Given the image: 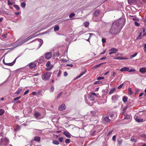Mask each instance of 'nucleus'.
I'll return each instance as SVG.
<instances>
[{
	"label": "nucleus",
	"instance_id": "1",
	"mask_svg": "<svg viewBox=\"0 0 146 146\" xmlns=\"http://www.w3.org/2000/svg\"><path fill=\"white\" fill-rule=\"evenodd\" d=\"M123 19H121L115 21L112 24L110 32L111 34H115L119 33L124 25Z\"/></svg>",
	"mask_w": 146,
	"mask_h": 146
},
{
	"label": "nucleus",
	"instance_id": "2",
	"mask_svg": "<svg viewBox=\"0 0 146 146\" xmlns=\"http://www.w3.org/2000/svg\"><path fill=\"white\" fill-rule=\"evenodd\" d=\"M33 37L29 36L25 39L23 41H21L20 39L17 41L15 42L14 44V45L15 46V47L18 46L25 42H26L30 39L31 38Z\"/></svg>",
	"mask_w": 146,
	"mask_h": 146
},
{
	"label": "nucleus",
	"instance_id": "3",
	"mask_svg": "<svg viewBox=\"0 0 146 146\" xmlns=\"http://www.w3.org/2000/svg\"><path fill=\"white\" fill-rule=\"evenodd\" d=\"M50 76V73L47 72L45 73L42 76V78L44 80H47L49 78Z\"/></svg>",
	"mask_w": 146,
	"mask_h": 146
},
{
	"label": "nucleus",
	"instance_id": "4",
	"mask_svg": "<svg viewBox=\"0 0 146 146\" xmlns=\"http://www.w3.org/2000/svg\"><path fill=\"white\" fill-rule=\"evenodd\" d=\"M46 66L47 67L46 70H50L52 68L53 65L50 64V61H48L46 63Z\"/></svg>",
	"mask_w": 146,
	"mask_h": 146
},
{
	"label": "nucleus",
	"instance_id": "5",
	"mask_svg": "<svg viewBox=\"0 0 146 146\" xmlns=\"http://www.w3.org/2000/svg\"><path fill=\"white\" fill-rule=\"evenodd\" d=\"M52 53L49 52L46 53L45 55V58L47 59H50L52 56Z\"/></svg>",
	"mask_w": 146,
	"mask_h": 146
},
{
	"label": "nucleus",
	"instance_id": "6",
	"mask_svg": "<svg viewBox=\"0 0 146 146\" xmlns=\"http://www.w3.org/2000/svg\"><path fill=\"white\" fill-rule=\"evenodd\" d=\"M110 121V119L108 117H106L104 118L102 122L103 123L106 124L109 123Z\"/></svg>",
	"mask_w": 146,
	"mask_h": 146
},
{
	"label": "nucleus",
	"instance_id": "7",
	"mask_svg": "<svg viewBox=\"0 0 146 146\" xmlns=\"http://www.w3.org/2000/svg\"><path fill=\"white\" fill-rule=\"evenodd\" d=\"M109 50L111 51L109 53V54L111 55L112 54H113L116 52V51L118 50V49L115 48H112L110 49Z\"/></svg>",
	"mask_w": 146,
	"mask_h": 146
},
{
	"label": "nucleus",
	"instance_id": "8",
	"mask_svg": "<svg viewBox=\"0 0 146 146\" xmlns=\"http://www.w3.org/2000/svg\"><path fill=\"white\" fill-rule=\"evenodd\" d=\"M66 108V106L64 104H62L61 106H59L58 109L60 111H62L65 110Z\"/></svg>",
	"mask_w": 146,
	"mask_h": 146
},
{
	"label": "nucleus",
	"instance_id": "9",
	"mask_svg": "<svg viewBox=\"0 0 146 146\" xmlns=\"http://www.w3.org/2000/svg\"><path fill=\"white\" fill-rule=\"evenodd\" d=\"M35 40H37L38 42L39 43V48H40L41 46L43 43V41L41 39H35Z\"/></svg>",
	"mask_w": 146,
	"mask_h": 146
},
{
	"label": "nucleus",
	"instance_id": "10",
	"mask_svg": "<svg viewBox=\"0 0 146 146\" xmlns=\"http://www.w3.org/2000/svg\"><path fill=\"white\" fill-rule=\"evenodd\" d=\"M139 71L142 74L146 73V67H142L139 68Z\"/></svg>",
	"mask_w": 146,
	"mask_h": 146
},
{
	"label": "nucleus",
	"instance_id": "11",
	"mask_svg": "<svg viewBox=\"0 0 146 146\" xmlns=\"http://www.w3.org/2000/svg\"><path fill=\"white\" fill-rule=\"evenodd\" d=\"M129 70V68L127 67H125L123 68H122L120 70V71L123 72H128Z\"/></svg>",
	"mask_w": 146,
	"mask_h": 146
},
{
	"label": "nucleus",
	"instance_id": "12",
	"mask_svg": "<svg viewBox=\"0 0 146 146\" xmlns=\"http://www.w3.org/2000/svg\"><path fill=\"white\" fill-rule=\"evenodd\" d=\"M29 66L30 68L33 69L35 68L36 64L33 62H31L29 64Z\"/></svg>",
	"mask_w": 146,
	"mask_h": 146
},
{
	"label": "nucleus",
	"instance_id": "13",
	"mask_svg": "<svg viewBox=\"0 0 146 146\" xmlns=\"http://www.w3.org/2000/svg\"><path fill=\"white\" fill-rule=\"evenodd\" d=\"M118 99V96L117 95H114L112 96V100L114 102H115Z\"/></svg>",
	"mask_w": 146,
	"mask_h": 146
},
{
	"label": "nucleus",
	"instance_id": "14",
	"mask_svg": "<svg viewBox=\"0 0 146 146\" xmlns=\"http://www.w3.org/2000/svg\"><path fill=\"white\" fill-rule=\"evenodd\" d=\"M64 134L68 138H70L71 137L69 133L66 131H64Z\"/></svg>",
	"mask_w": 146,
	"mask_h": 146
},
{
	"label": "nucleus",
	"instance_id": "15",
	"mask_svg": "<svg viewBox=\"0 0 146 146\" xmlns=\"http://www.w3.org/2000/svg\"><path fill=\"white\" fill-rule=\"evenodd\" d=\"M17 58L15 59L13 61V62H12L11 63H5V65H8V66H13L14 64L15 63V62H16V59Z\"/></svg>",
	"mask_w": 146,
	"mask_h": 146
},
{
	"label": "nucleus",
	"instance_id": "16",
	"mask_svg": "<svg viewBox=\"0 0 146 146\" xmlns=\"http://www.w3.org/2000/svg\"><path fill=\"white\" fill-rule=\"evenodd\" d=\"M135 120L137 122H142L143 121V119H142L138 118V117L137 116H136V115L135 116Z\"/></svg>",
	"mask_w": 146,
	"mask_h": 146
},
{
	"label": "nucleus",
	"instance_id": "17",
	"mask_svg": "<svg viewBox=\"0 0 146 146\" xmlns=\"http://www.w3.org/2000/svg\"><path fill=\"white\" fill-rule=\"evenodd\" d=\"M34 115L36 118H37L38 117L40 116L41 114L39 112H36L34 113Z\"/></svg>",
	"mask_w": 146,
	"mask_h": 146
},
{
	"label": "nucleus",
	"instance_id": "18",
	"mask_svg": "<svg viewBox=\"0 0 146 146\" xmlns=\"http://www.w3.org/2000/svg\"><path fill=\"white\" fill-rule=\"evenodd\" d=\"M42 96V92L41 90H39L37 92V96L38 97H39L40 96Z\"/></svg>",
	"mask_w": 146,
	"mask_h": 146
},
{
	"label": "nucleus",
	"instance_id": "19",
	"mask_svg": "<svg viewBox=\"0 0 146 146\" xmlns=\"http://www.w3.org/2000/svg\"><path fill=\"white\" fill-rule=\"evenodd\" d=\"M40 140V138L39 137H34V140L35 141L39 142Z\"/></svg>",
	"mask_w": 146,
	"mask_h": 146
},
{
	"label": "nucleus",
	"instance_id": "20",
	"mask_svg": "<svg viewBox=\"0 0 146 146\" xmlns=\"http://www.w3.org/2000/svg\"><path fill=\"white\" fill-rule=\"evenodd\" d=\"M100 12L98 10L96 11L94 13V16L97 17L100 14Z\"/></svg>",
	"mask_w": 146,
	"mask_h": 146
},
{
	"label": "nucleus",
	"instance_id": "21",
	"mask_svg": "<svg viewBox=\"0 0 146 146\" xmlns=\"http://www.w3.org/2000/svg\"><path fill=\"white\" fill-rule=\"evenodd\" d=\"M88 97L90 98V100L91 101H93L94 100L95 98L93 96H91V95H89Z\"/></svg>",
	"mask_w": 146,
	"mask_h": 146
},
{
	"label": "nucleus",
	"instance_id": "22",
	"mask_svg": "<svg viewBox=\"0 0 146 146\" xmlns=\"http://www.w3.org/2000/svg\"><path fill=\"white\" fill-rule=\"evenodd\" d=\"M136 0H127L128 3L130 4H131L134 3Z\"/></svg>",
	"mask_w": 146,
	"mask_h": 146
},
{
	"label": "nucleus",
	"instance_id": "23",
	"mask_svg": "<svg viewBox=\"0 0 146 146\" xmlns=\"http://www.w3.org/2000/svg\"><path fill=\"white\" fill-rule=\"evenodd\" d=\"M59 29V27L58 26H55L54 28V31H58Z\"/></svg>",
	"mask_w": 146,
	"mask_h": 146
},
{
	"label": "nucleus",
	"instance_id": "24",
	"mask_svg": "<svg viewBox=\"0 0 146 146\" xmlns=\"http://www.w3.org/2000/svg\"><path fill=\"white\" fill-rule=\"evenodd\" d=\"M115 88H114L113 89H112L111 90H110V92L109 93V94H112L113 92L115 91Z\"/></svg>",
	"mask_w": 146,
	"mask_h": 146
},
{
	"label": "nucleus",
	"instance_id": "25",
	"mask_svg": "<svg viewBox=\"0 0 146 146\" xmlns=\"http://www.w3.org/2000/svg\"><path fill=\"white\" fill-rule=\"evenodd\" d=\"M127 98L125 96H124L122 100H123V102H126L127 101Z\"/></svg>",
	"mask_w": 146,
	"mask_h": 146
},
{
	"label": "nucleus",
	"instance_id": "26",
	"mask_svg": "<svg viewBox=\"0 0 146 146\" xmlns=\"http://www.w3.org/2000/svg\"><path fill=\"white\" fill-rule=\"evenodd\" d=\"M90 95H91L92 96H93L94 98H97L98 97V96L94 92L91 93Z\"/></svg>",
	"mask_w": 146,
	"mask_h": 146
},
{
	"label": "nucleus",
	"instance_id": "27",
	"mask_svg": "<svg viewBox=\"0 0 146 146\" xmlns=\"http://www.w3.org/2000/svg\"><path fill=\"white\" fill-rule=\"evenodd\" d=\"M131 141L133 143H135L136 142V140L134 138V137H132L131 139Z\"/></svg>",
	"mask_w": 146,
	"mask_h": 146
},
{
	"label": "nucleus",
	"instance_id": "28",
	"mask_svg": "<svg viewBox=\"0 0 146 146\" xmlns=\"http://www.w3.org/2000/svg\"><path fill=\"white\" fill-rule=\"evenodd\" d=\"M84 25L85 27H87L89 26V23L88 22H85L84 23Z\"/></svg>",
	"mask_w": 146,
	"mask_h": 146
},
{
	"label": "nucleus",
	"instance_id": "29",
	"mask_svg": "<svg viewBox=\"0 0 146 146\" xmlns=\"http://www.w3.org/2000/svg\"><path fill=\"white\" fill-rule=\"evenodd\" d=\"M127 108V106H126L123 108V110L122 112V113L123 114H124L125 113V112Z\"/></svg>",
	"mask_w": 146,
	"mask_h": 146
},
{
	"label": "nucleus",
	"instance_id": "30",
	"mask_svg": "<svg viewBox=\"0 0 146 146\" xmlns=\"http://www.w3.org/2000/svg\"><path fill=\"white\" fill-rule=\"evenodd\" d=\"M52 143H53L55 145H58L59 144V142L58 141L55 140H53V141Z\"/></svg>",
	"mask_w": 146,
	"mask_h": 146
},
{
	"label": "nucleus",
	"instance_id": "31",
	"mask_svg": "<svg viewBox=\"0 0 146 146\" xmlns=\"http://www.w3.org/2000/svg\"><path fill=\"white\" fill-rule=\"evenodd\" d=\"M86 72V70H85L84 71L82 72H81L80 74L79 75L81 77L83 75H84V74H85Z\"/></svg>",
	"mask_w": 146,
	"mask_h": 146
},
{
	"label": "nucleus",
	"instance_id": "32",
	"mask_svg": "<svg viewBox=\"0 0 146 146\" xmlns=\"http://www.w3.org/2000/svg\"><path fill=\"white\" fill-rule=\"evenodd\" d=\"M22 90V89L19 88L18 90L15 93L17 94H19Z\"/></svg>",
	"mask_w": 146,
	"mask_h": 146
},
{
	"label": "nucleus",
	"instance_id": "33",
	"mask_svg": "<svg viewBox=\"0 0 146 146\" xmlns=\"http://www.w3.org/2000/svg\"><path fill=\"white\" fill-rule=\"evenodd\" d=\"M62 92H60L59 94L57 96L56 98L58 99L62 95Z\"/></svg>",
	"mask_w": 146,
	"mask_h": 146
},
{
	"label": "nucleus",
	"instance_id": "34",
	"mask_svg": "<svg viewBox=\"0 0 146 146\" xmlns=\"http://www.w3.org/2000/svg\"><path fill=\"white\" fill-rule=\"evenodd\" d=\"M13 6L16 9L17 11H18L19 9V6L17 5H14Z\"/></svg>",
	"mask_w": 146,
	"mask_h": 146
},
{
	"label": "nucleus",
	"instance_id": "35",
	"mask_svg": "<svg viewBox=\"0 0 146 146\" xmlns=\"http://www.w3.org/2000/svg\"><path fill=\"white\" fill-rule=\"evenodd\" d=\"M132 19L133 20L136 21H139V19L138 18H137L136 17H133L132 18Z\"/></svg>",
	"mask_w": 146,
	"mask_h": 146
},
{
	"label": "nucleus",
	"instance_id": "36",
	"mask_svg": "<svg viewBox=\"0 0 146 146\" xmlns=\"http://www.w3.org/2000/svg\"><path fill=\"white\" fill-rule=\"evenodd\" d=\"M5 111L3 110L0 109V115H3Z\"/></svg>",
	"mask_w": 146,
	"mask_h": 146
},
{
	"label": "nucleus",
	"instance_id": "37",
	"mask_svg": "<svg viewBox=\"0 0 146 146\" xmlns=\"http://www.w3.org/2000/svg\"><path fill=\"white\" fill-rule=\"evenodd\" d=\"M137 53H134L131 56L130 58L131 59L132 58L135 57L137 54Z\"/></svg>",
	"mask_w": 146,
	"mask_h": 146
},
{
	"label": "nucleus",
	"instance_id": "38",
	"mask_svg": "<svg viewBox=\"0 0 146 146\" xmlns=\"http://www.w3.org/2000/svg\"><path fill=\"white\" fill-rule=\"evenodd\" d=\"M21 7L23 8H24L26 6V4L25 3H22L21 4Z\"/></svg>",
	"mask_w": 146,
	"mask_h": 146
},
{
	"label": "nucleus",
	"instance_id": "39",
	"mask_svg": "<svg viewBox=\"0 0 146 146\" xmlns=\"http://www.w3.org/2000/svg\"><path fill=\"white\" fill-rule=\"evenodd\" d=\"M89 34L90 35V36L89 37V38L88 39L86 40L88 41H89V39L91 37V35H94V34L93 33H89Z\"/></svg>",
	"mask_w": 146,
	"mask_h": 146
},
{
	"label": "nucleus",
	"instance_id": "40",
	"mask_svg": "<svg viewBox=\"0 0 146 146\" xmlns=\"http://www.w3.org/2000/svg\"><path fill=\"white\" fill-rule=\"evenodd\" d=\"M70 139H67L65 140V142L66 143H70Z\"/></svg>",
	"mask_w": 146,
	"mask_h": 146
},
{
	"label": "nucleus",
	"instance_id": "41",
	"mask_svg": "<svg viewBox=\"0 0 146 146\" xmlns=\"http://www.w3.org/2000/svg\"><path fill=\"white\" fill-rule=\"evenodd\" d=\"M44 59V57L43 56L40 57L38 59V60L40 61L43 60Z\"/></svg>",
	"mask_w": 146,
	"mask_h": 146
},
{
	"label": "nucleus",
	"instance_id": "42",
	"mask_svg": "<svg viewBox=\"0 0 146 146\" xmlns=\"http://www.w3.org/2000/svg\"><path fill=\"white\" fill-rule=\"evenodd\" d=\"M75 15V14H74V13H72L70 15L69 17L70 18H71L73 17Z\"/></svg>",
	"mask_w": 146,
	"mask_h": 146
},
{
	"label": "nucleus",
	"instance_id": "43",
	"mask_svg": "<svg viewBox=\"0 0 146 146\" xmlns=\"http://www.w3.org/2000/svg\"><path fill=\"white\" fill-rule=\"evenodd\" d=\"M59 53L58 52H56L54 54V56H59Z\"/></svg>",
	"mask_w": 146,
	"mask_h": 146
},
{
	"label": "nucleus",
	"instance_id": "44",
	"mask_svg": "<svg viewBox=\"0 0 146 146\" xmlns=\"http://www.w3.org/2000/svg\"><path fill=\"white\" fill-rule=\"evenodd\" d=\"M135 70L134 69H131L130 70H129L128 72H135Z\"/></svg>",
	"mask_w": 146,
	"mask_h": 146
},
{
	"label": "nucleus",
	"instance_id": "45",
	"mask_svg": "<svg viewBox=\"0 0 146 146\" xmlns=\"http://www.w3.org/2000/svg\"><path fill=\"white\" fill-rule=\"evenodd\" d=\"M21 98V96H19V97L15 98L14 99V101H15L16 100H17Z\"/></svg>",
	"mask_w": 146,
	"mask_h": 146
},
{
	"label": "nucleus",
	"instance_id": "46",
	"mask_svg": "<svg viewBox=\"0 0 146 146\" xmlns=\"http://www.w3.org/2000/svg\"><path fill=\"white\" fill-rule=\"evenodd\" d=\"M104 78L103 77H98L97 79V80H100L102 79H104Z\"/></svg>",
	"mask_w": 146,
	"mask_h": 146
},
{
	"label": "nucleus",
	"instance_id": "47",
	"mask_svg": "<svg viewBox=\"0 0 146 146\" xmlns=\"http://www.w3.org/2000/svg\"><path fill=\"white\" fill-rule=\"evenodd\" d=\"M141 136L144 138L146 139V134H143L141 135Z\"/></svg>",
	"mask_w": 146,
	"mask_h": 146
},
{
	"label": "nucleus",
	"instance_id": "48",
	"mask_svg": "<svg viewBox=\"0 0 146 146\" xmlns=\"http://www.w3.org/2000/svg\"><path fill=\"white\" fill-rule=\"evenodd\" d=\"M62 73V72L61 71V70H60L58 72L57 74V76L59 77L60 76V75Z\"/></svg>",
	"mask_w": 146,
	"mask_h": 146
},
{
	"label": "nucleus",
	"instance_id": "49",
	"mask_svg": "<svg viewBox=\"0 0 146 146\" xmlns=\"http://www.w3.org/2000/svg\"><path fill=\"white\" fill-rule=\"evenodd\" d=\"M54 88L53 86H51L50 89V92H53L54 91Z\"/></svg>",
	"mask_w": 146,
	"mask_h": 146
},
{
	"label": "nucleus",
	"instance_id": "50",
	"mask_svg": "<svg viewBox=\"0 0 146 146\" xmlns=\"http://www.w3.org/2000/svg\"><path fill=\"white\" fill-rule=\"evenodd\" d=\"M63 139V137H60L58 139V140L60 142H61L62 141Z\"/></svg>",
	"mask_w": 146,
	"mask_h": 146
},
{
	"label": "nucleus",
	"instance_id": "51",
	"mask_svg": "<svg viewBox=\"0 0 146 146\" xmlns=\"http://www.w3.org/2000/svg\"><path fill=\"white\" fill-rule=\"evenodd\" d=\"M8 4L9 5H12L13 4V3L11 2L10 1L8 0Z\"/></svg>",
	"mask_w": 146,
	"mask_h": 146
},
{
	"label": "nucleus",
	"instance_id": "52",
	"mask_svg": "<svg viewBox=\"0 0 146 146\" xmlns=\"http://www.w3.org/2000/svg\"><path fill=\"white\" fill-rule=\"evenodd\" d=\"M128 90H129V91L130 92V95L132 94L133 93V92L131 91V88H128Z\"/></svg>",
	"mask_w": 146,
	"mask_h": 146
},
{
	"label": "nucleus",
	"instance_id": "53",
	"mask_svg": "<svg viewBox=\"0 0 146 146\" xmlns=\"http://www.w3.org/2000/svg\"><path fill=\"white\" fill-rule=\"evenodd\" d=\"M103 64V63L100 64H98L97 65H96L94 66V68H96L99 67L101 66V65H102Z\"/></svg>",
	"mask_w": 146,
	"mask_h": 146
},
{
	"label": "nucleus",
	"instance_id": "54",
	"mask_svg": "<svg viewBox=\"0 0 146 146\" xmlns=\"http://www.w3.org/2000/svg\"><path fill=\"white\" fill-rule=\"evenodd\" d=\"M123 85V83L121 84V85H120L118 86V88L119 89H120L121 88Z\"/></svg>",
	"mask_w": 146,
	"mask_h": 146
},
{
	"label": "nucleus",
	"instance_id": "55",
	"mask_svg": "<svg viewBox=\"0 0 146 146\" xmlns=\"http://www.w3.org/2000/svg\"><path fill=\"white\" fill-rule=\"evenodd\" d=\"M125 119H128L129 118V116L128 115H126L124 117Z\"/></svg>",
	"mask_w": 146,
	"mask_h": 146
},
{
	"label": "nucleus",
	"instance_id": "56",
	"mask_svg": "<svg viewBox=\"0 0 146 146\" xmlns=\"http://www.w3.org/2000/svg\"><path fill=\"white\" fill-rule=\"evenodd\" d=\"M134 24L136 26H139V24L138 23H137V21H135L134 23Z\"/></svg>",
	"mask_w": 146,
	"mask_h": 146
},
{
	"label": "nucleus",
	"instance_id": "57",
	"mask_svg": "<svg viewBox=\"0 0 146 146\" xmlns=\"http://www.w3.org/2000/svg\"><path fill=\"white\" fill-rule=\"evenodd\" d=\"M142 33H141L137 37V39H140V38H141V34Z\"/></svg>",
	"mask_w": 146,
	"mask_h": 146
},
{
	"label": "nucleus",
	"instance_id": "58",
	"mask_svg": "<svg viewBox=\"0 0 146 146\" xmlns=\"http://www.w3.org/2000/svg\"><path fill=\"white\" fill-rule=\"evenodd\" d=\"M144 48H143V49L145 51V52H146V44H145L144 45Z\"/></svg>",
	"mask_w": 146,
	"mask_h": 146
},
{
	"label": "nucleus",
	"instance_id": "59",
	"mask_svg": "<svg viewBox=\"0 0 146 146\" xmlns=\"http://www.w3.org/2000/svg\"><path fill=\"white\" fill-rule=\"evenodd\" d=\"M68 73L66 72H64V76H66L68 75Z\"/></svg>",
	"mask_w": 146,
	"mask_h": 146
},
{
	"label": "nucleus",
	"instance_id": "60",
	"mask_svg": "<svg viewBox=\"0 0 146 146\" xmlns=\"http://www.w3.org/2000/svg\"><path fill=\"white\" fill-rule=\"evenodd\" d=\"M29 92V90H28L25 91V92H24V95H25L26 94H27Z\"/></svg>",
	"mask_w": 146,
	"mask_h": 146
},
{
	"label": "nucleus",
	"instance_id": "61",
	"mask_svg": "<svg viewBox=\"0 0 146 146\" xmlns=\"http://www.w3.org/2000/svg\"><path fill=\"white\" fill-rule=\"evenodd\" d=\"M101 83V82L100 81H96L94 82L95 84H100V83Z\"/></svg>",
	"mask_w": 146,
	"mask_h": 146
},
{
	"label": "nucleus",
	"instance_id": "62",
	"mask_svg": "<svg viewBox=\"0 0 146 146\" xmlns=\"http://www.w3.org/2000/svg\"><path fill=\"white\" fill-rule=\"evenodd\" d=\"M102 42L103 43H105L106 41V40L104 38H102Z\"/></svg>",
	"mask_w": 146,
	"mask_h": 146
},
{
	"label": "nucleus",
	"instance_id": "63",
	"mask_svg": "<svg viewBox=\"0 0 146 146\" xmlns=\"http://www.w3.org/2000/svg\"><path fill=\"white\" fill-rule=\"evenodd\" d=\"M115 138L116 136L115 135H114L112 137V139L114 141L115 140Z\"/></svg>",
	"mask_w": 146,
	"mask_h": 146
},
{
	"label": "nucleus",
	"instance_id": "64",
	"mask_svg": "<svg viewBox=\"0 0 146 146\" xmlns=\"http://www.w3.org/2000/svg\"><path fill=\"white\" fill-rule=\"evenodd\" d=\"M32 94L34 95H37V93L36 92H32Z\"/></svg>",
	"mask_w": 146,
	"mask_h": 146
}]
</instances>
